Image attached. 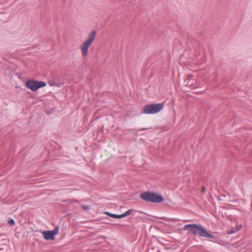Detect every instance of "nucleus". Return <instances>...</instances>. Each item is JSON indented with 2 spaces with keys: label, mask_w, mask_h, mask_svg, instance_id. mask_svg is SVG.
<instances>
[{
  "label": "nucleus",
  "mask_w": 252,
  "mask_h": 252,
  "mask_svg": "<svg viewBox=\"0 0 252 252\" xmlns=\"http://www.w3.org/2000/svg\"><path fill=\"white\" fill-rule=\"evenodd\" d=\"M185 230H188L189 233H192L194 235H198L204 237L206 234L207 229L200 223L187 224L184 226Z\"/></svg>",
  "instance_id": "obj_1"
},
{
  "label": "nucleus",
  "mask_w": 252,
  "mask_h": 252,
  "mask_svg": "<svg viewBox=\"0 0 252 252\" xmlns=\"http://www.w3.org/2000/svg\"><path fill=\"white\" fill-rule=\"evenodd\" d=\"M140 197L147 202L159 203L163 201L164 199L161 195L155 192L145 191L141 193Z\"/></svg>",
  "instance_id": "obj_2"
},
{
  "label": "nucleus",
  "mask_w": 252,
  "mask_h": 252,
  "mask_svg": "<svg viewBox=\"0 0 252 252\" xmlns=\"http://www.w3.org/2000/svg\"><path fill=\"white\" fill-rule=\"evenodd\" d=\"M163 107L164 105L162 103L147 104L144 106L142 113L147 115L155 114L160 112Z\"/></svg>",
  "instance_id": "obj_3"
},
{
  "label": "nucleus",
  "mask_w": 252,
  "mask_h": 252,
  "mask_svg": "<svg viewBox=\"0 0 252 252\" xmlns=\"http://www.w3.org/2000/svg\"><path fill=\"white\" fill-rule=\"evenodd\" d=\"M27 88L32 92H35L41 88L46 86V83L42 81H37L35 80H29L25 84Z\"/></svg>",
  "instance_id": "obj_4"
},
{
  "label": "nucleus",
  "mask_w": 252,
  "mask_h": 252,
  "mask_svg": "<svg viewBox=\"0 0 252 252\" xmlns=\"http://www.w3.org/2000/svg\"><path fill=\"white\" fill-rule=\"evenodd\" d=\"M94 39V30H93L90 33V37L85 41L80 48L82 51V54L83 57L88 56V49Z\"/></svg>",
  "instance_id": "obj_5"
},
{
  "label": "nucleus",
  "mask_w": 252,
  "mask_h": 252,
  "mask_svg": "<svg viewBox=\"0 0 252 252\" xmlns=\"http://www.w3.org/2000/svg\"><path fill=\"white\" fill-rule=\"evenodd\" d=\"M59 226H56L52 230L44 231L42 234L44 238L46 240H53L55 238V236L59 232Z\"/></svg>",
  "instance_id": "obj_6"
},
{
  "label": "nucleus",
  "mask_w": 252,
  "mask_h": 252,
  "mask_svg": "<svg viewBox=\"0 0 252 252\" xmlns=\"http://www.w3.org/2000/svg\"><path fill=\"white\" fill-rule=\"evenodd\" d=\"M206 234L205 235L204 238H207L210 239V240L213 242L219 243L220 241V239L217 236L213 235L211 234L207 230Z\"/></svg>",
  "instance_id": "obj_7"
},
{
  "label": "nucleus",
  "mask_w": 252,
  "mask_h": 252,
  "mask_svg": "<svg viewBox=\"0 0 252 252\" xmlns=\"http://www.w3.org/2000/svg\"><path fill=\"white\" fill-rule=\"evenodd\" d=\"M242 227V225L241 224L237 225L234 227H232L230 230L227 231V234H233L240 230L241 229Z\"/></svg>",
  "instance_id": "obj_8"
},
{
  "label": "nucleus",
  "mask_w": 252,
  "mask_h": 252,
  "mask_svg": "<svg viewBox=\"0 0 252 252\" xmlns=\"http://www.w3.org/2000/svg\"><path fill=\"white\" fill-rule=\"evenodd\" d=\"M48 84L50 86H55V87H60L61 86V85H62V83H58L55 80H49L48 82Z\"/></svg>",
  "instance_id": "obj_9"
},
{
  "label": "nucleus",
  "mask_w": 252,
  "mask_h": 252,
  "mask_svg": "<svg viewBox=\"0 0 252 252\" xmlns=\"http://www.w3.org/2000/svg\"><path fill=\"white\" fill-rule=\"evenodd\" d=\"M104 214H106V215H107L108 216L111 217V218H115V219H121V215H117V214H112L111 213H110L109 212H105L104 213Z\"/></svg>",
  "instance_id": "obj_10"
},
{
  "label": "nucleus",
  "mask_w": 252,
  "mask_h": 252,
  "mask_svg": "<svg viewBox=\"0 0 252 252\" xmlns=\"http://www.w3.org/2000/svg\"><path fill=\"white\" fill-rule=\"evenodd\" d=\"M132 211V210H128L127 211L125 212L124 213L121 214V218H124L125 217H126L129 216L131 214Z\"/></svg>",
  "instance_id": "obj_11"
},
{
  "label": "nucleus",
  "mask_w": 252,
  "mask_h": 252,
  "mask_svg": "<svg viewBox=\"0 0 252 252\" xmlns=\"http://www.w3.org/2000/svg\"><path fill=\"white\" fill-rule=\"evenodd\" d=\"M8 223L10 225H11V226H13L15 225V220L12 219H10L9 220H8Z\"/></svg>",
  "instance_id": "obj_12"
},
{
  "label": "nucleus",
  "mask_w": 252,
  "mask_h": 252,
  "mask_svg": "<svg viewBox=\"0 0 252 252\" xmlns=\"http://www.w3.org/2000/svg\"><path fill=\"white\" fill-rule=\"evenodd\" d=\"M81 208L85 210H88L90 209V206L89 205H82L81 206Z\"/></svg>",
  "instance_id": "obj_13"
},
{
  "label": "nucleus",
  "mask_w": 252,
  "mask_h": 252,
  "mask_svg": "<svg viewBox=\"0 0 252 252\" xmlns=\"http://www.w3.org/2000/svg\"><path fill=\"white\" fill-rule=\"evenodd\" d=\"M100 239H103V238H95V245L97 243H100V241L99 240Z\"/></svg>",
  "instance_id": "obj_14"
},
{
  "label": "nucleus",
  "mask_w": 252,
  "mask_h": 252,
  "mask_svg": "<svg viewBox=\"0 0 252 252\" xmlns=\"http://www.w3.org/2000/svg\"><path fill=\"white\" fill-rule=\"evenodd\" d=\"M149 129L148 128H142L140 129V130L143 131V130H145L146 129Z\"/></svg>",
  "instance_id": "obj_15"
},
{
  "label": "nucleus",
  "mask_w": 252,
  "mask_h": 252,
  "mask_svg": "<svg viewBox=\"0 0 252 252\" xmlns=\"http://www.w3.org/2000/svg\"><path fill=\"white\" fill-rule=\"evenodd\" d=\"M205 187L203 186L202 188V191H205Z\"/></svg>",
  "instance_id": "obj_16"
}]
</instances>
